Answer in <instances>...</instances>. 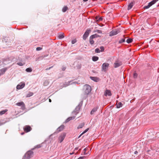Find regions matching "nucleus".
Masks as SVG:
<instances>
[{"label":"nucleus","instance_id":"nucleus-55","mask_svg":"<svg viewBox=\"0 0 159 159\" xmlns=\"http://www.w3.org/2000/svg\"><path fill=\"white\" fill-rule=\"evenodd\" d=\"M74 153V152H72V153H70V155H72V154H73Z\"/></svg>","mask_w":159,"mask_h":159},{"label":"nucleus","instance_id":"nucleus-21","mask_svg":"<svg viewBox=\"0 0 159 159\" xmlns=\"http://www.w3.org/2000/svg\"><path fill=\"white\" fill-rule=\"evenodd\" d=\"M94 39V38L92 37V36H91L89 38V43L91 45H93L94 43V41L93 39Z\"/></svg>","mask_w":159,"mask_h":159},{"label":"nucleus","instance_id":"nucleus-42","mask_svg":"<svg viewBox=\"0 0 159 159\" xmlns=\"http://www.w3.org/2000/svg\"><path fill=\"white\" fill-rule=\"evenodd\" d=\"M17 64L20 66H22L23 65L22 63L20 62L17 63Z\"/></svg>","mask_w":159,"mask_h":159},{"label":"nucleus","instance_id":"nucleus-50","mask_svg":"<svg viewBox=\"0 0 159 159\" xmlns=\"http://www.w3.org/2000/svg\"><path fill=\"white\" fill-rule=\"evenodd\" d=\"M138 153L137 151H135L134 152V153L135 154H137Z\"/></svg>","mask_w":159,"mask_h":159},{"label":"nucleus","instance_id":"nucleus-43","mask_svg":"<svg viewBox=\"0 0 159 159\" xmlns=\"http://www.w3.org/2000/svg\"><path fill=\"white\" fill-rule=\"evenodd\" d=\"M41 147V146L40 145V144H39V145H36V147H35V148H40Z\"/></svg>","mask_w":159,"mask_h":159},{"label":"nucleus","instance_id":"nucleus-18","mask_svg":"<svg viewBox=\"0 0 159 159\" xmlns=\"http://www.w3.org/2000/svg\"><path fill=\"white\" fill-rule=\"evenodd\" d=\"M7 68H4L0 70V75H2L4 74L6 70H7Z\"/></svg>","mask_w":159,"mask_h":159},{"label":"nucleus","instance_id":"nucleus-10","mask_svg":"<svg viewBox=\"0 0 159 159\" xmlns=\"http://www.w3.org/2000/svg\"><path fill=\"white\" fill-rule=\"evenodd\" d=\"M25 84L24 82H21L17 86L16 89H22L25 87Z\"/></svg>","mask_w":159,"mask_h":159},{"label":"nucleus","instance_id":"nucleus-54","mask_svg":"<svg viewBox=\"0 0 159 159\" xmlns=\"http://www.w3.org/2000/svg\"><path fill=\"white\" fill-rule=\"evenodd\" d=\"M84 2H86L88 1V0H83Z\"/></svg>","mask_w":159,"mask_h":159},{"label":"nucleus","instance_id":"nucleus-11","mask_svg":"<svg viewBox=\"0 0 159 159\" xmlns=\"http://www.w3.org/2000/svg\"><path fill=\"white\" fill-rule=\"evenodd\" d=\"M65 126L63 125H61L60 127H59L57 130H56L55 133H59V132L62 131L63 130V129H64Z\"/></svg>","mask_w":159,"mask_h":159},{"label":"nucleus","instance_id":"nucleus-33","mask_svg":"<svg viewBox=\"0 0 159 159\" xmlns=\"http://www.w3.org/2000/svg\"><path fill=\"white\" fill-rule=\"evenodd\" d=\"M125 41V38L122 39L121 40H120L119 41V43H122L124 42Z\"/></svg>","mask_w":159,"mask_h":159},{"label":"nucleus","instance_id":"nucleus-48","mask_svg":"<svg viewBox=\"0 0 159 159\" xmlns=\"http://www.w3.org/2000/svg\"><path fill=\"white\" fill-rule=\"evenodd\" d=\"M102 17H100L99 19L98 20L99 21H102Z\"/></svg>","mask_w":159,"mask_h":159},{"label":"nucleus","instance_id":"nucleus-25","mask_svg":"<svg viewBox=\"0 0 159 159\" xmlns=\"http://www.w3.org/2000/svg\"><path fill=\"white\" fill-rule=\"evenodd\" d=\"M68 9V8L66 6H64L62 9V11L63 12H65Z\"/></svg>","mask_w":159,"mask_h":159},{"label":"nucleus","instance_id":"nucleus-5","mask_svg":"<svg viewBox=\"0 0 159 159\" xmlns=\"http://www.w3.org/2000/svg\"><path fill=\"white\" fill-rule=\"evenodd\" d=\"M66 136V133H61L58 138V142L60 143H61L64 140Z\"/></svg>","mask_w":159,"mask_h":159},{"label":"nucleus","instance_id":"nucleus-26","mask_svg":"<svg viewBox=\"0 0 159 159\" xmlns=\"http://www.w3.org/2000/svg\"><path fill=\"white\" fill-rule=\"evenodd\" d=\"M7 109H5V110H2L0 111V115H2L3 114H4L7 111Z\"/></svg>","mask_w":159,"mask_h":159},{"label":"nucleus","instance_id":"nucleus-45","mask_svg":"<svg viewBox=\"0 0 159 159\" xmlns=\"http://www.w3.org/2000/svg\"><path fill=\"white\" fill-rule=\"evenodd\" d=\"M47 56V55H45L43 56H42L40 57H39V58H43L45 57H46Z\"/></svg>","mask_w":159,"mask_h":159},{"label":"nucleus","instance_id":"nucleus-12","mask_svg":"<svg viewBox=\"0 0 159 159\" xmlns=\"http://www.w3.org/2000/svg\"><path fill=\"white\" fill-rule=\"evenodd\" d=\"M112 94L110 90L107 89L104 92V95L105 96H111Z\"/></svg>","mask_w":159,"mask_h":159},{"label":"nucleus","instance_id":"nucleus-38","mask_svg":"<svg viewBox=\"0 0 159 159\" xmlns=\"http://www.w3.org/2000/svg\"><path fill=\"white\" fill-rule=\"evenodd\" d=\"M89 128H88L86 129L84 132H83L82 133V134H84V133H86V132H87L89 129Z\"/></svg>","mask_w":159,"mask_h":159},{"label":"nucleus","instance_id":"nucleus-23","mask_svg":"<svg viewBox=\"0 0 159 159\" xmlns=\"http://www.w3.org/2000/svg\"><path fill=\"white\" fill-rule=\"evenodd\" d=\"M58 38L60 39H62L64 38V34L63 33H61L58 34Z\"/></svg>","mask_w":159,"mask_h":159},{"label":"nucleus","instance_id":"nucleus-16","mask_svg":"<svg viewBox=\"0 0 159 159\" xmlns=\"http://www.w3.org/2000/svg\"><path fill=\"white\" fill-rule=\"evenodd\" d=\"M75 116H73L69 117L65 121V122L66 123L68 122L70 120H73L75 118Z\"/></svg>","mask_w":159,"mask_h":159},{"label":"nucleus","instance_id":"nucleus-52","mask_svg":"<svg viewBox=\"0 0 159 159\" xmlns=\"http://www.w3.org/2000/svg\"><path fill=\"white\" fill-rule=\"evenodd\" d=\"M24 134H25V133L24 132L21 133V135H23Z\"/></svg>","mask_w":159,"mask_h":159},{"label":"nucleus","instance_id":"nucleus-37","mask_svg":"<svg viewBox=\"0 0 159 159\" xmlns=\"http://www.w3.org/2000/svg\"><path fill=\"white\" fill-rule=\"evenodd\" d=\"M100 49H101L100 51L101 52H102L104 51V48L103 46H101L100 47Z\"/></svg>","mask_w":159,"mask_h":159},{"label":"nucleus","instance_id":"nucleus-29","mask_svg":"<svg viewBox=\"0 0 159 159\" xmlns=\"http://www.w3.org/2000/svg\"><path fill=\"white\" fill-rule=\"evenodd\" d=\"M25 71L27 72H31L32 71V69L30 67H29L26 68L25 70Z\"/></svg>","mask_w":159,"mask_h":159},{"label":"nucleus","instance_id":"nucleus-32","mask_svg":"<svg viewBox=\"0 0 159 159\" xmlns=\"http://www.w3.org/2000/svg\"><path fill=\"white\" fill-rule=\"evenodd\" d=\"M33 93L31 92H29V93L27 94L26 97H29L32 96L33 95Z\"/></svg>","mask_w":159,"mask_h":159},{"label":"nucleus","instance_id":"nucleus-35","mask_svg":"<svg viewBox=\"0 0 159 159\" xmlns=\"http://www.w3.org/2000/svg\"><path fill=\"white\" fill-rule=\"evenodd\" d=\"M138 76V74L136 73H134L133 75V77L134 78L136 79L137 78Z\"/></svg>","mask_w":159,"mask_h":159},{"label":"nucleus","instance_id":"nucleus-7","mask_svg":"<svg viewBox=\"0 0 159 159\" xmlns=\"http://www.w3.org/2000/svg\"><path fill=\"white\" fill-rule=\"evenodd\" d=\"M82 105H80L79 104L75 108V110L73 112V113L75 115H76L79 112L80 108V107Z\"/></svg>","mask_w":159,"mask_h":159},{"label":"nucleus","instance_id":"nucleus-53","mask_svg":"<svg viewBox=\"0 0 159 159\" xmlns=\"http://www.w3.org/2000/svg\"><path fill=\"white\" fill-rule=\"evenodd\" d=\"M49 102H51V99H49Z\"/></svg>","mask_w":159,"mask_h":159},{"label":"nucleus","instance_id":"nucleus-13","mask_svg":"<svg viewBox=\"0 0 159 159\" xmlns=\"http://www.w3.org/2000/svg\"><path fill=\"white\" fill-rule=\"evenodd\" d=\"M16 105L19 106H20L22 108H24L25 107V105L23 102L17 103Z\"/></svg>","mask_w":159,"mask_h":159},{"label":"nucleus","instance_id":"nucleus-57","mask_svg":"<svg viewBox=\"0 0 159 159\" xmlns=\"http://www.w3.org/2000/svg\"><path fill=\"white\" fill-rule=\"evenodd\" d=\"M119 98V96H118V95H117V98Z\"/></svg>","mask_w":159,"mask_h":159},{"label":"nucleus","instance_id":"nucleus-3","mask_svg":"<svg viewBox=\"0 0 159 159\" xmlns=\"http://www.w3.org/2000/svg\"><path fill=\"white\" fill-rule=\"evenodd\" d=\"M122 64L121 61L119 59H116L114 64V66L115 68L118 67Z\"/></svg>","mask_w":159,"mask_h":159},{"label":"nucleus","instance_id":"nucleus-31","mask_svg":"<svg viewBox=\"0 0 159 159\" xmlns=\"http://www.w3.org/2000/svg\"><path fill=\"white\" fill-rule=\"evenodd\" d=\"M132 41H133V40L132 39L129 38L127 39V40H126V42L128 43H131Z\"/></svg>","mask_w":159,"mask_h":159},{"label":"nucleus","instance_id":"nucleus-30","mask_svg":"<svg viewBox=\"0 0 159 159\" xmlns=\"http://www.w3.org/2000/svg\"><path fill=\"white\" fill-rule=\"evenodd\" d=\"M91 36H92V37L94 38H98V37H100V36H99L97 34H94L92 35Z\"/></svg>","mask_w":159,"mask_h":159},{"label":"nucleus","instance_id":"nucleus-58","mask_svg":"<svg viewBox=\"0 0 159 159\" xmlns=\"http://www.w3.org/2000/svg\"><path fill=\"white\" fill-rule=\"evenodd\" d=\"M150 151V150H148V152H149V151Z\"/></svg>","mask_w":159,"mask_h":159},{"label":"nucleus","instance_id":"nucleus-15","mask_svg":"<svg viewBox=\"0 0 159 159\" xmlns=\"http://www.w3.org/2000/svg\"><path fill=\"white\" fill-rule=\"evenodd\" d=\"M134 2H131V3L129 4L128 6V10H129L134 5Z\"/></svg>","mask_w":159,"mask_h":159},{"label":"nucleus","instance_id":"nucleus-8","mask_svg":"<svg viewBox=\"0 0 159 159\" xmlns=\"http://www.w3.org/2000/svg\"><path fill=\"white\" fill-rule=\"evenodd\" d=\"M91 30L89 29H87L85 32L83 36V39L85 40L88 37Z\"/></svg>","mask_w":159,"mask_h":159},{"label":"nucleus","instance_id":"nucleus-6","mask_svg":"<svg viewBox=\"0 0 159 159\" xmlns=\"http://www.w3.org/2000/svg\"><path fill=\"white\" fill-rule=\"evenodd\" d=\"M32 129L31 127L29 125H26L23 128L24 130L26 133L30 131Z\"/></svg>","mask_w":159,"mask_h":159},{"label":"nucleus","instance_id":"nucleus-28","mask_svg":"<svg viewBox=\"0 0 159 159\" xmlns=\"http://www.w3.org/2000/svg\"><path fill=\"white\" fill-rule=\"evenodd\" d=\"M71 82H72L71 81H69L67 82H65L64 83V85H65V87L66 86L68 85H69L70 84H72V83H70Z\"/></svg>","mask_w":159,"mask_h":159},{"label":"nucleus","instance_id":"nucleus-20","mask_svg":"<svg viewBox=\"0 0 159 159\" xmlns=\"http://www.w3.org/2000/svg\"><path fill=\"white\" fill-rule=\"evenodd\" d=\"M152 3L151 2H150L148 3V5L145 6L143 8L144 9H147L149 8L152 5Z\"/></svg>","mask_w":159,"mask_h":159},{"label":"nucleus","instance_id":"nucleus-17","mask_svg":"<svg viewBox=\"0 0 159 159\" xmlns=\"http://www.w3.org/2000/svg\"><path fill=\"white\" fill-rule=\"evenodd\" d=\"M90 79L96 82H98L99 81V78L96 77H90Z\"/></svg>","mask_w":159,"mask_h":159},{"label":"nucleus","instance_id":"nucleus-40","mask_svg":"<svg viewBox=\"0 0 159 159\" xmlns=\"http://www.w3.org/2000/svg\"><path fill=\"white\" fill-rule=\"evenodd\" d=\"M76 42V40L75 39L72 40L71 41V43L72 44H74Z\"/></svg>","mask_w":159,"mask_h":159},{"label":"nucleus","instance_id":"nucleus-47","mask_svg":"<svg viewBox=\"0 0 159 159\" xmlns=\"http://www.w3.org/2000/svg\"><path fill=\"white\" fill-rule=\"evenodd\" d=\"M52 67H53V66H52L49 67V68H46L45 70H49Z\"/></svg>","mask_w":159,"mask_h":159},{"label":"nucleus","instance_id":"nucleus-36","mask_svg":"<svg viewBox=\"0 0 159 159\" xmlns=\"http://www.w3.org/2000/svg\"><path fill=\"white\" fill-rule=\"evenodd\" d=\"M158 0H152L151 2V3L152 4V5H153L157 1H158Z\"/></svg>","mask_w":159,"mask_h":159},{"label":"nucleus","instance_id":"nucleus-51","mask_svg":"<svg viewBox=\"0 0 159 159\" xmlns=\"http://www.w3.org/2000/svg\"><path fill=\"white\" fill-rule=\"evenodd\" d=\"M83 134H82V133L79 136L78 138L80 137Z\"/></svg>","mask_w":159,"mask_h":159},{"label":"nucleus","instance_id":"nucleus-56","mask_svg":"<svg viewBox=\"0 0 159 159\" xmlns=\"http://www.w3.org/2000/svg\"><path fill=\"white\" fill-rule=\"evenodd\" d=\"M78 148H75V149H76V150H77V149H78Z\"/></svg>","mask_w":159,"mask_h":159},{"label":"nucleus","instance_id":"nucleus-34","mask_svg":"<svg viewBox=\"0 0 159 159\" xmlns=\"http://www.w3.org/2000/svg\"><path fill=\"white\" fill-rule=\"evenodd\" d=\"M95 52L97 53H99L101 52L100 50H99V49L98 48H96L95 49Z\"/></svg>","mask_w":159,"mask_h":159},{"label":"nucleus","instance_id":"nucleus-44","mask_svg":"<svg viewBox=\"0 0 159 159\" xmlns=\"http://www.w3.org/2000/svg\"><path fill=\"white\" fill-rule=\"evenodd\" d=\"M85 156L80 157L77 159H83L85 158Z\"/></svg>","mask_w":159,"mask_h":159},{"label":"nucleus","instance_id":"nucleus-39","mask_svg":"<svg viewBox=\"0 0 159 159\" xmlns=\"http://www.w3.org/2000/svg\"><path fill=\"white\" fill-rule=\"evenodd\" d=\"M42 49V48L40 47H38L36 48V50L37 51H39L41 50Z\"/></svg>","mask_w":159,"mask_h":159},{"label":"nucleus","instance_id":"nucleus-46","mask_svg":"<svg viewBox=\"0 0 159 159\" xmlns=\"http://www.w3.org/2000/svg\"><path fill=\"white\" fill-rule=\"evenodd\" d=\"M84 154L86 155V152L87 150V149L86 148H85L84 149Z\"/></svg>","mask_w":159,"mask_h":159},{"label":"nucleus","instance_id":"nucleus-2","mask_svg":"<svg viewBox=\"0 0 159 159\" xmlns=\"http://www.w3.org/2000/svg\"><path fill=\"white\" fill-rule=\"evenodd\" d=\"M33 155V152L31 151H29L25 155L23 159H30Z\"/></svg>","mask_w":159,"mask_h":159},{"label":"nucleus","instance_id":"nucleus-41","mask_svg":"<svg viewBox=\"0 0 159 159\" xmlns=\"http://www.w3.org/2000/svg\"><path fill=\"white\" fill-rule=\"evenodd\" d=\"M95 32H97V33H102V31L101 30H97L96 31H95Z\"/></svg>","mask_w":159,"mask_h":159},{"label":"nucleus","instance_id":"nucleus-9","mask_svg":"<svg viewBox=\"0 0 159 159\" xmlns=\"http://www.w3.org/2000/svg\"><path fill=\"white\" fill-rule=\"evenodd\" d=\"M119 32V30H112L110 32L109 36H112L117 34Z\"/></svg>","mask_w":159,"mask_h":159},{"label":"nucleus","instance_id":"nucleus-24","mask_svg":"<svg viewBox=\"0 0 159 159\" xmlns=\"http://www.w3.org/2000/svg\"><path fill=\"white\" fill-rule=\"evenodd\" d=\"M98 58L99 57H98L96 56H93L92 58L93 61H98Z\"/></svg>","mask_w":159,"mask_h":159},{"label":"nucleus","instance_id":"nucleus-14","mask_svg":"<svg viewBox=\"0 0 159 159\" xmlns=\"http://www.w3.org/2000/svg\"><path fill=\"white\" fill-rule=\"evenodd\" d=\"M98 107H94L91 111L90 114L91 115H93L94 114L95 112L97 111Z\"/></svg>","mask_w":159,"mask_h":159},{"label":"nucleus","instance_id":"nucleus-27","mask_svg":"<svg viewBox=\"0 0 159 159\" xmlns=\"http://www.w3.org/2000/svg\"><path fill=\"white\" fill-rule=\"evenodd\" d=\"M122 105L123 104L121 102H119L117 104L116 106V108H119L122 107Z\"/></svg>","mask_w":159,"mask_h":159},{"label":"nucleus","instance_id":"nucleus-4","mask_svg":"<svg viewBox=\"0 0 159 159\" xmlns=\"http://www.w3.org/2000/svg\"><path fill=\"white\" fill-rule=\"evenodd\" d=\"M109 65L108 63H103L102 66V70L105 72H106L107 71Z\"/></svg>","mask_w":159,"mask_h":159},{"label":"nucleus","instance_id":"nucleus-1","mask_svg":"<svg viewBox=\"0 0 159 159\" xmlns=\"http://www.w3.org/2000/svg\"><path fill=\"white\" fill-rule=\"evenodd\" d=\"M83 89L84 91V93L87 96V95L89 94L91 91V87L89 85L85 84L84 85Z\"/></svg>","mask_w":159,"mask_h":159},{"label":"nucleus","instance_id":"nucleus-19","mask_svg":"<svg viewBox=\"0 0 159 159\" xmlns=\"http://www.w3.org/2000/svg\"><path fill=\"white\" fill-rule=\"evenodd\" d=\"M8 38L7 37H4L3 38L2 41L3 42L6 43L7 44H8Z\"/></svg>","mask_w":159,"mask_h":159},{"label":"nucleus","instance_id":"nucleus-22","mask_svg":"<svg viewBox=\"0 0 159 159\" xmlns=\"http://www.w3.org/2000/svg\"><path fill=\"white\" fill-rule=\"evenodd\" d=\"M85 124L84 122L81 123L78 126L77 128L78 129L83 128L84 125Z\"/></svg>","mask_w":159,"mask_h":159},{"label":"nucleus","instance_id":"nucleus-49","mask_svg":"<svg viewBox=\"0 0 159 159\" xmlns=\"http://www.w3.org/2000/svg\"><path fill=\"white\" fill-rule=\"evenodd\" d=\"M66 67H63L62 68V70L63 71H64L65 70H66Z\"/></svg>","mask_w":159,"mask_h":159}]
</instances>
